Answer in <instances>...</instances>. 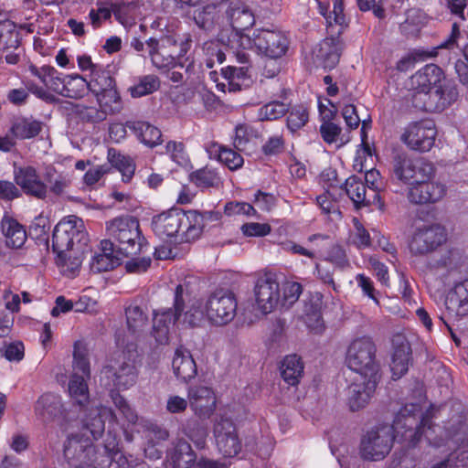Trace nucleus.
Masks as SVG:
<instances>
[{
  "mask_svg": "<svg viewBox=\"0 0 468 468\" xmlns=\"http://www.w3.org/2000/svg\"><path fill=\"white\" fill-rule=\"evenodd\" d=\"M363 181L369 192L372 194L374 203H378V208L381 209L384 207V204L379 195V192L383 187L380 173L376 169H370L367 171Z\"/></svg>",
  "mask_w": 468,
  "mask_h": 468,
  "instance_id": "52",
  "label": "nucleus"
},
{
  "mask_svg": "<svg viewBox=\"0 0 468 468\" xmlns=\"http://www.w3.org/2000/svg\"><path fill=\"white\" fill-rule=\"evenodd\" d=\"M218 452L225 458L237 456L242 448L235 424L229 419H221L213 428Z\"/></svg>",
  "mask_w": 468,
  "mask_h": 468,
  "instance_id": "16",
  "label": "nucleus"
},
{
  "mask_svg": "<svg viewBox=\"0 0 468 468\" xmlns=\"http://www.w3.org/2000/svg\"><path fill=\"white\" fill-rule=\"evenodd\" d=\"M72 112L79 119L86 122L97 123L107 118L106 113L101 107L96 108L84 104H76Z\"/></svg>",
  "mask_w": 468,
  "mask_h": 468,
  "instance_id": "49",
  "label": "nucleus"
},
{
  "mask_svg": "<svg viewBox=\"0 0 468 468\" xmlns=\"http://www.w3.org/2000/svg\"><path fill=\"white\" fill-rule=\"evenodd\" d=\"M380 377L367 376L354 381L347 388V403L352 411L366 407L374 394Z\"/></svg>",
  "mask_w": 468,
  "mask_h": 468,
  "instance_id": "21",
  "label": "nucleus"
},
{
  "mask_svg": "<svg viewBox=\"0 0 468 468\" xmlns=\"http://www.w3.org/2000/svg\"><path fill=\"white\" fill-rule=\"evenodd\" d=\"M1 229L7 247L20 248L25 244L27 233L24 227L16 219L5 215L1 220Z\"/></svg>",
  "mask_w": 468,
  "mask_h": 468,
  "instance_id": "30",
  "label": "nucleus"
},
{
  "mask_svg": "<svg viewBox=\"0 0 468 468\" xmlns=\"http://www.w3.org/2000/svg\"><path fill=\"white\" fill-rule=\"evenodd\" d=\"M376 351V345L370 337L355 338L346 350V366L351 370L358 373L360 378H367V376L380 377Z\"/></svg>",
  "mask_w": 468,
  "mask_h": 468,
  "instance_id": "9",
  "label": "nucleus"
},
{
  "mask_svg": "<svg viewBox=\"0 0 468 468\" xmlns=\"http://www.w3.org/2000/svg\"><path fill=\"white\" fill-rule=\"evenodd\" d=\"M141 426L145 429V438L152 442L165 441L169 433L165 429L150 421L142 420Z\"/></svg>",
  "mask_w": 468,
  "mask_h": 468,
  "instance_id": "59",
  "label": "nucleus"
},
{
  "mask_svg": "<svg viewBox=\"0 0 468 468\" xmlns=\"http://www.w3.org/2000/svg\"><path fill=\"white\" fill-rule=\"evenodd\" d=\"M190 181L199 188L218 187L221 184V178L218 172L210 167H203L190 174Z\"/></svg>",
  "mask_w": 468,
  "mask_h": 468,
  "instance_id": "40",
  "label": "nucleus"
},
{
  "mask_svg": "<svg viewBox=\"0 0 468 468\" xmlns=\"http://www.w3.org/2000/svg\"><path fill=\"white\" fill-rule=\"evenodd\" d=\"M276 197L273 194L258 190L253 198L254 204L262 211H271L276 206Z\"/></svg>",
  "mask_w": 468,
  "mask_h": 468,
  "instance_id": "62",
  "label": "nucleus"
},
{
  "mask_svg": "<svg viewBox=\"0 0 468 468\" xmlns=\"http://www.w3.org/2000/svg\"><path fill=\"white\" fill-rule=\"evenodd\" d=\"M170 460L173 468H191L196 463L197 454L187 441L179 440L171 452Z\"/></svg>",
  "mask_w": 468,
  "mask_h": 468,
  "instance_id": "34",
  "label": "nucleus"
},
{
  "mask_svg": "<svg viewBox=\"0 0 468 468\" xmlns=\"http://www.w3.org/2000/svg\"><path fill=\"white\" fill-rule=\"evenodd\" d=\"M446 240L443 227L438 224L423 225L415 229L409 242L410 251L423 256L434 251Z\"/></svg>",
  "mask_w": 468,
  "mask_h": 468,
  "instance_id": "14",
  "label": "nucleus"
},
{
  "mask_svg": "<svg viewBox=\"0 0 468 468\" xmlns=\"http://www.w3.org/2000/svg\"><path fill=\"white\" fill-rule=\"evenodd\" d=\"M152 229L162 239L180 237V242H189L198 238L204 227L201 213L172 208L152 218Z\"/></svg>",
  "mask_w": 468,
  "mask_h": 468,
  "instance_id": "4",
  "label": "nucleus"
},
{
  "mask_svg": "<svg viewBox=\"0 0 468 468\" xmlns=\"http://www.w3.org/2000/svg\"><path fill=\"white\" fill-rule=\"evenodd\" d=\"M410 85L411 104L421 111L441 112L456 101L459 95L454 81L434 64H428L413 74Z\"/></svg>",
  "mask_w": 468,
  "mask_h": 468,
  "instance_id": "3",
  "label": "nucleus"
},
{
  "mask_svg": "<svg viewBox=\"0 0 468 468\" xmlns=\"http://www.w3.org/2000/svg\"><path fill=\"white\" fill-rule=\"evenodd\" d=\"M432 432L429 413L420 414L419 405H406L397 413L391 426L375 427L363 435L359 452L366 461H380L389 453L394 441L413 448L423 436L431 441Z\"/></svg>",
  "mask_w": 468,
  "mask_h": 468,
  "instance_id": "2",
  "label": "nucleus"
},
{
  "mask_svg": "<svg viewBox=\"0 0 468 468\" xmlns=\"http://www.w3.org/2000/svg\"><path fill=\"white\" fill-rule=\"evenodd\" d=\"M393 346L394 351L392 354L390 369L392 372V378L394 379H399L405 375L409 369L411 350L409 342L401 336H398L393 340Z\"/></svg>",
  "mask_w": 468,
  "mask_h": 468,
  "instance_id": "24",
  "label": "nucleus"
},
{
  "mask_svg": "<svg viewBox=\"0 0 468 468\" xmlns=\"http://www.w3.org/2000/svg\"><path fill=\"white\" fill-rule=\"evenodd\" d=\"M253 43L259 53L277 59L286 54L290 41L281 30L261 28L253 32Z\"/></svg>",
  "mask_w": 468,
  "mask_h": 468,
  "instance_id": "15",
  "label": "nucleus"
},
{
  "mask_svg": "<svg viewBox=\"0 0 468 468\" xmlns=\"http://www.w3.org/2000/svg\"><path fill=\"white\" fill-rule=\"evenodd\" d=\"M288 112V106L282 101H272L258 109L259 121H275L282 118Z\"/></svg>",
  "mask_w": 468,
  "mask_h": 468,
  "instance_id": "48",
  "label": "nucleus"
},
{
  "mask_svg": "<svg viewBox=\"0 0 468 468\" xmlns=\"http://www.w3.org/2000/svg\"><path fill=\"white\" fill-rule=\"evenodd\" d=\"M189 407L199 420H208L217 409V397L212 388L198 384L187 388Z\"/></svg>",
  "mask_w": 468,
  "mask_h": 468,
  "instance_id": "18",
  "label": "nucleus"
},
{
  "mask_svg": "<svg viewBox=\"0 0 468 468\" xmlns=\"http://www.w3.org/2000/svg\"><path fill=\"white\" fill-rule=\"evenodd\" d=\"M95 96L106 115L115 114L122 110V101L115 86Z\"/></svg>",
  "mask_w": 468,
  "mask_h": 468,
  "instance_id": "42",
  "label": "nucleus"
},
{
  "mask_svg": "<svg viewBox=\"0 0 468 468\" xmlns=\"http://www.w3.org/2000/svg\"><path fill=\"white\" fill-rule=\"evenodd\" d=\"M446 186L439 182L422 179L409 188L408 198L412 204H433L443 198Z\"/></svg>",
  "mask_w": 468,
  "mask_h": 468,
  "instance_id": "20",
  "label": "nucleus"
},
{
  "mask_svg": "<svg viewBox=\"0 0 468 468\" xmlns=\"http://www.w3.org/2000/svg\"><path fill=\"white\" fill-rule=\"evenodd\" d=\"M89 240L84 222L75 215L63 218L56 225L52 236L53 251L58 257L66 259V252L73 251L75 247L80 250Z\"/></svg>",
  "mask_w": 468,
  "mask_h": 468,
  "instance_id": "8",
  "label": "nucleus"
},
{
  "mask_svg": "<svg viewBox=\"0 0 468 468\" xmlns=\"http://www.w3.org/2000/svg\"><path fill=\"white\" fill-rule=\"evenodd\" d=\"M282 379L291 386H295L300 382L303 374V363L297 355L286 356L280 367Z\"/></svg>",
  "mask_w": 468,
  "mask_h": 468,
  "instance_id": "33",
  "label": "nucleus"
},
{
  "mask_svg": "<svg viewBox=\"0 0 468 468\" xmlns=\"http://www.w3.org/2000/svg\"><path fill=\"white\" fill-rule=\"evenodd\" d=\"M87 379V378L73 373L69 382V393L80 406H84L89 402Z\"/></svg>",
  "mask_w": 468,
  "mask_h": 468,
  "instance_id": "46",
  "label": "nucleus"
},
{
  "mask_svg": "<svg viewBox=\"0 0 468 468\" xmlns=\"http://www.w3.org/2000/svg\"><path fill=\"white\" fill-rule=\"evenodd\" d=\"M172 367L176 378L184 382L191 380L197 373V365L191 353L183 347L176 350Z\"/></svg>",
  "mask_w": 468,
  "mask_h": 468,
  "instance_id": "28",
  "label": "nucleus"
},
{
  "mask_svg": "<svg viewBox=\"0 0 468 468\" xmlns=\"http://www.w3.org/2000/svg\"><path fill=\"white\" fill-rule=\"evenodd\" d=\"M183 432L197 449H204L207 437V428L197 420H188L184 424Z\"/></svg>",
  "mask_w": 468,
  "mask_h": 468,
  "instance_id": "47",
  "label": "nucleus"
},
{
  "mask_svg": "<svg viewBox=\"0 0 468 468\" xmlns=\"http://www.w3.org/2000/svg\"><path fill=\"white\" fill-rule=\"evenodd\" d=\"M255 300L258 308L263 314L271 313L281 299L280 283L271 273L261 275L254 287Z\"/></svg>",
  "mask_w": 468,
  "mask_h": 468,
  "instance_id": "17",
  "label": "nucleus"
},
{
  "mask_svg": "<svg viewBox=\"0 0 468 468\" xmlns=\"http://www.w3.org/2000/svg\"><path fill=\"white\" fill-rule=\"evenodd\" d=\"M108 160L112 166L120 171L124 183L131 181L134 175L135 165L130 157L117 153L114 149H109Z\"/></svg>",
  "mask_w": 468,
  "mask_h": 468,
  "instance_id": "43",
  "label": "nucleus"
},
{
  "mask_svg": "<svg viewBox=\"0 0 468 468\" xmlns=\"http://www.w3.org/2000/svg\"><path fill=\"white\" fill-rule=\"evenodd\" d=\"M460 37L461 32L459 26L457 23H453L452 26V31L450 36L443 42H441L437 48H435L431 51L418 52L417 56L422 58H432L438 55V50L443 49L457 54V51L461 49L458 44V40Z\"/></svg>",
  "mask_w": 468,
  "mask_h": 468,
  "instance_id": "44",
  "label": "nucleus"
},
{
  "mask_svg": "<svg viewBox=\"0 0 468 468\" xmlns=\"http://www.w3.org/2000/svg\"><path fill=\"white\" fill-rule=\"evenodd\" d=\"M106 422L107 434L103 441L104 450L110 454H118V446L120 443L119 431L121 427L112 410L106 406H96L90 410V412L83 420L84 428L90 431L94 440L101 438L105 431ZM123 435L128 442L133 441V432H130L124 427H122Z\"/></svg>",
  "mask_w": 468,
  "mask_h": 468,
  "instance_id": "5",
  "label": "nucleus"
},
{
  "mask_svg": "<svg viewBox=\"0 0 468 468\" xmlns=\"http://www.w3.org/2000/svg\"><path fill=\"white\" fill-rule=\"evenodd\" d=\"M47 180L49 184V187H48V193L56 197H60L65 194L66 190L70 186V179L67 175L59 174L53 178L51 172L48 171L47 173Z\"/></svg>",
  "mask_w": 468,
  "mask_h": 468,
  "instance_id": "55",
  "label": "nucleus"
},
{
  "mask_svg": "<svg viewBox=\"0 0 468 468\" xmlns=\"http://www.w3.org/2000/svg\"><path fill=\"white\" fill-rule=\"evenodd\" d=\"M128 330L133 334L143 332L148 324L147 315L143 309L135 304L129 305L125 310Z\"/></svg>",
  "mask_w": 468,
  "mask_h": 468,
  "instance_id": "45",
  "label": "nucleus"
},
{
  "mask_svg": "<svg viewBox=\"0 0 468 468\" xmlns=\"http://www.w3.org/2000/svg\"><path fill=\"white\" fill-rule=\"evenodd\" d=\"M253 131L245 124L238 125L235 129L233 139L234 147L239 151H244L252 138Z\"/></svg>",
  "mask_w": 468,
  "mask_h": 468,
  "instance_id": "61",
  "label": "nucleus"
},
{
  "mask_svg": "<svg viewBox=\"0 0 468 468\" xmlns=\"http://www.w3.org/2000/svg\"><path fill=\"white\" fill-rule=\"evenodd\" d=\"M287 128L294 133L303 128L308 122L309 112L305 106L295 105L288 108Z\"/></svg>",
  "mask_w": 468,
  "mask_h": 468,
  "instance_id": "50",
  "label": "nucleus"
},
{
  "mask_svg": "<svg viewBox=\"0 0 468 468\" xmlns=\"http://www.w3.org/2000/svg\"><path fill=\"white\" fill-rule=\"evenodd\" d=\"M225 14L228 22L235 33L247 30L255 23V17L252 12L239 2L230 3Z\"/></svg>",
  "mask_w": 468,
  "mask_h": 468,
  "instance_id": "26",
  "label": "nucleus"
},
{
  "mask_svg": "<svg viewBox=\"0 0 468 468\" xmlns=\"http://www.w3.org/2000/svg\"><path fill=\"white\" fill-rule=\"evenodd\" d=\"M14 180L26 195L37 199L47 198L48 186L41 180L35 167L31 165L15 167Z\"/></svg>",
  "mask_w": 468,
  "mask_h": 468,
  "instance_id": "19",
  "label": "nucleus"
},
{
  "mask_svg": "<svg viewBox=\"0 0 468 468\" xmlns=\"http://www.w3.org/2000/svg\"><path fill=\"white\" fill-rule=\"evenodd\" d=\"M109 236L117 243L120 253L128 257L139 253L144 245L138 219L133 216H121L106 223Z\"/></svg>",
  "mask_w": 468,
  "mask_h": 468,
  "instance_id": "7",
  "label": "nucleus"
},
{
  "mask_svg": "<svg viewBox=\"0 0 468 468\" xmlns=\"http://www.w3.org/2000/svg\"><path fill=\"white\" fill-rule=\"evenodd\" d=\"M36 414L43 421H51L63 416L61 399L51 393L42 395L35 407Z\"/></svg>",
  "mask_w": 468,
  "mask_h": 468,
  "instance_id": "29",
  "label": "nucleus"
},
{
  "mask_svg": "<svg viewBox=\"0 0 468 468\" xmlns=\"http://www.w3.org/2000/svg\"><path fill=\"white\" fill-rule=\"evenodd\" d=\"M139 367L136 347L129 345L127 349L114 354L101 374L111 380L117 390H127L137 383Z\"/></svg>",
  "mask_w": 468,
  "mask_h": 468,
  "instance_id": "6",
  "label": "nucleus"
},
{
  "mask_svg": "<svg viewBox=\"0 0 468 468\" xmlns=\"http://www.w3.org/2000/svg\"><path fill=\"white\" fill-rule=\"evenodd\" d=\"M20 45V34L15 23L8 19L0 21V57L5 56L8 64L15 65L19 61L16 50Z\"/></svg>",
  "mask_w": 468,
  "mask_h": 468,
  "instance_id": "22",
  "label": "nucleus"
},
{
  "mask_svg": "<svg viewBox=\"0 0 468 468\" xmlns=\"http://www.w3.org/2000/svg\"><path fill=\"white\" fill-rule=\"evenodd\" d=\"M89 90L94 95H100L101 91L115 86L114 79L111 76L110 71L103 69L100 66L92 69L90 79L88 81Z\"/></svg>",
  "mask_w": 468,
  "mask_h": 468,
  "instance_id": "39",
  "label": "nucleus"
},
{
  "mask_svg": "<svg viewBox=\"0 0 468 468\" xmlns=\"http://www.w3.org/2000/svg\"><path fill=\"white\" fill-rule=\"evenodd\" d=\"M210 154H215L217 159L225 165L229 170H237L243 165V157L236 151L227 146L213 143L209 150Z\"/></svg>",
  "mask_w": 468,
  "mask_h": 468,
  "instance_id": "37",
  "label": "nucleus"
},
{
  "mask_svg": "<svg viewBox=\"0 0 468 468\" xmlns=\"http://www.w3.org/2000/svg\"><path fill=\"white\" fill-rule=\"evenodd\" d=\"M449 309L455 310L458 314L468 313V280L456 284L446 298Z\"/></svg>",
  "mask_w": 468,
  "mask_h": 468,
  "instance_id": "36",
  "label": "nucleus"
},
{
  "mask_svg": "<svg viewBox=\"0 0 468 468\" xmlns=\"http://www.w3.org/2000/svg\"><path fill=\"white\" fill-rule=\"evenodd\" d=\"M159 80L154 75L144 76L136 85L131 87V94L139 98L150 94L159 88Z\"/></svg>",
  "mask_w": 468,
  "mask_h": 468,
  "instance_id": "53",
  "label": "nucleus"
},
{
  "mask_svg": "<svg viewBox=\"0 0 468 468\" xmlns=\"http://www.w3.org/2000/svg\"><path fill=\"white\" fill-rule=\"evenodd\" d=\"M165 153L169 154L170 158L181 166H186L188 162V156L185 150L183 143L170 141L165 145Z\"/></svg>",
  "mask_w": 468,
  "mask_h": 468,
  "instance_id": "57",
  "label": "nucleus"
},
{
  "mask_svg": "<svg viewBox=\"0 0 468 468\" xmlns=\"http://www.w3.org/2000/svg\"><path fill=\"white\" fill-rule=\"evenodd\" d=\"M324 260L340 268H344L348 265L346 251L339 245L332 246Z\"/></svg>",
  "mask_w": 468,
  "mask_h": 468,
  "instance_id": "64",
  "label": "nucleus"
},
{
  "mask_svg": "<svg viewBox=\"0 0 468 468\" xmlns=\"http://www.w3.org/2000/svg\"><path fill=\"white\" fill-rule=\"evenodd\" d=\"M191 46V40H178L175 36L165 35L159 38H149V58L157 69H169L176 66V58L184 57Z\"/></svg>",
  "mask_w": 468,
  "mask_h": 468,
  "instance_id": "10",
  "label": "nucleus"
},
{
  "mask_svg": "<svg viewBox=\"0 0 468 468\" xmlns=\"http://www.w3.org/2000/svg\"><path fill=\"white\" fill-rule=\"evenodd\" d=\"M237 299L229 289L212 292L207 301L191 300L187 287L178 284L174 292L173 307L153 312V335L159 344H166L170 328L178 321L191 327L200 326L206 320L215 325L230 323L237 313Z\"/></svg>",
  "mask_w": 468,
  "mask_h": 468,
  "instance_id": "1",
  "label": "nucleus"
},
{
  "mask_svg": "<svg viewBox=\"0 0 468 468\" xmlns=\"http://www.w3.org/2000/svg\"><path fill=\"white\" fill-rule=\"evenodd\" d=\"M321 115H322V123L319 128L320 134L323 140L328 144H332L338 141V138L341 134L342 128L332 122L335 112L332 111H328L327 112H324L322 111V106H319Z\"/></svg>",
  "mask_w": 468,
  "mask_h": 468,
  "instance_id": "41",
  "label": "nucleus"
},
{
  "mask_svg": "<svg viewBox=\"0 0 468 468\" xmlns=\"http://www.w3.org/2000/svg\"><path fill=\"white\" fill-rule=\"evenodd\" d=\"M393 172L399 180L412 185L429 179L434 174V167L423 157L411 158L407 154H399L393 159Z\"/></svg>",
  "mask_w": 468,
  "mask_h": 468,
  "instance_id": "12",
  "label": "nucleus"
},
{
  "mask_svg": "<svg viewBox=\"0 0 468 468\" xmlns=\"http://www.w3.org/2000/svg\"><path fill=\"white\" fill-rule=\"evenodd\" d=\"M137 4L134 0L122 1L112 4V13L115 18L122 25L128 23L133 16V12L136 8Z\"/></svg>",
  "mask_w": 468,
  "mask_h": 468,
  "instance_id": "56",
  "label": "nucleus"
},
{
  "mask_svg": "<svg viewBox=\"0 0 468 468\" xmlns=\"http://www.w3.org/2000/svg\"><path fill=\"white\" fill-rule=\"evenodd\" d=\"M25 346L22 342L16 341L5 346L4 356L10 362H19L24 358Z\"/></svg>",
  "mask_w": 468,
  "mask_h": 468,
  "instance_id": "63",
  "label": "nucleus"
},
{
  "mask_svg": "<svg viewBox=\"0 0 468 468\" xmlns=\"http://www.w3.org/2000/svg\"><path fill=\"white\" fill-rule=\"evenodd\" d=\"M224 212L227 216H255L256 209L252 205L247 202L229 201L224 207Z\"/></svg>",
  "mask_w": 468,
  "mask_h": 468,
  "instance_id": "58",
  "label": "nucleus"
},
{
  "mask_svg": "<svg viewBox=\"0 0 468 468\" xmlns=\"http://www.w3.org/2000/svg\"><path fill=\"white\" fill-rule=\"evenodd\" d=\"M63 87L61 96L70 99L82 98L89 90L88 80L79 74L65 75Z\"/></svg>",
  "mask_w": 468,
  "mask_h": 468,
  "instance_id": "38",
  "label": "nucleus"
},
{
  "mask_svg": "<svg viewBox=\"0 0 468 468\" xmlns=\"http://www.w3.org/2000/svg\"><path fill=\"white\" fill-rule=\"evenodd\" d=\"M63 452L67 468H94L96 449L90 438L79 433L68 436Z\"/></svg>",
  "mask_w": 468,
  "mask_h": 468,
  "instance_id": "11",
  "label": "nucleus"
},
{
  "mask_svg": "<svg viewBox=\"0 0 468 468\" xmlns=\"http://www.w3.org/2000/svg\"><path fill=\"white\" fill-rule=\"evenodd\" d=\"M437 131L431 120L410 122L400 135V141L410 150L426 153L435 144Z\"/></svg>",
  "mask_w": 468,
  "mask_h": 468,
  "instance_id": "13",
  "label": "nucleus"
},
{
  "mask_svg": "<svg viewBox=\"0 0 468 468\" xmlns=\"http://www.w3.org/2000/svg\"><path fill=\"white\" fill-rule=\"evenodd\" d=\"M127 127L133 131L142 144L150 148H153L162 143L161 131L147 122H128Z\"/></svg>",
  "mask_w": 468,
  "mask_h": 468,
  "instance_id": "31",
  "label": "nucleus"
},
{
  "mask_svg": "<svg viewBox=\"0 0 468 468\" xmlns=\"http://www.w3.org/2000/svg\"><path fill=\"white\" fill-rule=\"evenodd\" d=\"M122 260L114 253V244L110 239L101 241V252L95 254L90 261L94 272L109 271L121 265Z\"/></svg>",
  "mask_w": 468,
  "mask_h": 468,
  "instance_id": "25",
  "label": "nucleus"
},
{
  "mask_svg": "<svg viewBox=\"0 0 468 468\" xmlns=\"http://www.w3.org/2000/svg\"><path fill=\"white\" fill-rule=\"evenodd\" d=\"M242 234L246 237H265L271 231L268 223L250 222L240 227Z\"/></svg>",
  "mask_w": 468,
  "mask_h": 468,
  "instance_id": "60",
  "label": "nucleus"
},
{
  "mask_svg": "<svg viewBox=\"0 0 468 468\" xmlns=\"http://www.w3.org/2000/svg\"><path fill=\"white\" fill-rule=\"evenodd\" d=\"M73 373H81L80 377L90 378V363L87 357V353L81 342L77 341L74 343L73 351Z\"/></svg>",
  "mask_w": 468,
  "mask_h": 468,
  "instance_id": "51",
  "label": "nucleus"
},
{
  "mask_svg": "<svg viewBox=\"0 0 468 468\" xmlns=\"http://www.w3.org/2000/svg\"><path fill=\"white\" fill-rule=\"evenodd\" d=\"M344 188L356 208L368 207L372 204L378 206V203H374L372 194L360 177L349 176L344 184Z\"/></svg>",
  "mask_w": 468,
  "mask_h": 468,
  "instance_id": "27",
  "label": "nucleus"
},
{
  "mask_svg": "<svg viewBox=\"0 0 468 468\" xmlns=\"http://www.w3.org/2000/svg\"><path fill=\"white\" fill-rule=\"evenodd\" d=\"M218 6L214 4L207 5L203 7H198L194 10L193 14H187L189 16H192L193 20L200 28H207L213 21L214 14H217Z\"/></svg>",
  "mask_w": 468,
  "mask_h": 468,
  "instance_id": "54",
  "label": "nucleus"
},
{
  "mask_svg": "<svg viewBox=\"0 0 468 468\" xmlns=\"http://www.w3.org/2000/svg\"><path fill=\"white\" fill-rule=\"evenodd\" d=\"M340 40L338 37H326L320 45L317 58H320L324 68L333 69L339 62Z\"/></svg>",
  "mask_w": 468,
  "mask_h": 468,
  "instance_id": "35",
  "label": "nucleus"
},
{
  "mask_svg": "<svg viewBox=\"0 0 468 468\" xmlns=\"http://www.w3.org/2000/svg\"><path fill=\"white\" fill-rule=\"evenodd\" d=\"M223 78L228 81V89L236 92L248 87L250 83L249 66L234 67L229 66L221 69Z\"/></svg>",
  "mask_w": 468,
  "mask_h": 468,
  "instance_id": "32",
  "label": "nucleus"
},
{
  "mask_svg": "<svg viewBox=\"0 0 468 468\" xmlns=\"http://www.w3.org/2000/svg\"><path fill=\"white\" fill-rule=\"evenodd\" d=\"M44 126L42 121L32 116H17L12 120L8 132L15 140H29L37 137Z\"/></svg>",
  "mask_w": 468,
  "mask_h": 468,
  "instance_id": "23",
  "label": "nucleus"
}]
</instances>
